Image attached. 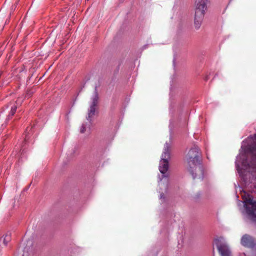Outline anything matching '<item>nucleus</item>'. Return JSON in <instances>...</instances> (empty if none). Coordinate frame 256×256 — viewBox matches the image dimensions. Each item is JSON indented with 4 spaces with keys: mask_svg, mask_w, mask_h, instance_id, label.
<instances>
[{
    "mask_svg": "<svg viewBox=\"0 0 256 256\" xmlns=\"http://www.w3.org/2000/svg\"><path fill=\"white\" fill-rule=\"evenodd\" d=\"M170 158V153L169 147L168 144L164 146V149L162 155L161 160L160 161L159 170L162 174V179L159 182V186H160L164 185V182L166 181V182H168V177L169 176L168 173L167 171L168 168V160Z\"/></svg>",
    "mask_w": 256,
    "mask_h": 256,
    "instance_id": "3",
    "label": "nucleus"
},
{
    "mask_svg": "<svg viewBox=\"0 0 256 256\" xmlns=\"http://www.w3.org/2000/svg\"><path fill=\"white\" fill-rule=\"evenodd\" d=\"M27 96H31V94H30V93H28H28H27Z\"/></svg>",
    "mask_w": 256,
    "mask_h": 256,
    "instance_id": "14",
    "label": "nucleus"
},
{
    "mask_svg": "<svg viewBox=\"0 0 256 256\" xmlns=\"http://www.w3.org/2000/svg\"><path fill=\"white\" fill-rule=\"evenodd\" d=\"M160 202H164L165 201V196L163 192L160 194Z\"/></svg>",
    "mask_w": 256,
    "mask_h": 256,
    "instance_id": "12",
    "label": "nucleus"
},
{
    "mask_svg": "<svg viewBox=\"0 0 256 256\" xmlns=\"http://www.w3.org/2000/svg\"><path fill=\"white\" fill-rule=\"evenodd\" d=\"M86 131V126H84V124H83L82 126H81V128L80 129V132L81 133H84Z\"/></svg>",
    "mask_w": 256,
    "mask_h": 256,
    "instance_id": "13",
    "label": "nucleus"
},
{
    "mask_svg": "<svg viewBox=\"0 0 256 256\" xmlns=\"http://www.w3.org/2000/svg\"><path fill=\"white\" fill-rule=\"evenodd\" d=\"M242 202L244 203V208H256V198L245 192L241 194Z\"/></svg>",
    "mask_w": 256,
    "mask_h": 256,
    "instance_id": "5",
    "label": "nucleus"
},
{
    "mask_svg": "<svg viewBox=\"0 0 256 256\" xmlns=\"http://www.w3.org/2000/svg\"><path fill=\"white\" fill-rule=\"evenodd\" d=\"M246 213L250 218L256 222V209H246Z\"/></svg>",
    "mask_w": 256,
    "mask_h": 256,
    "instance_id": "11",
    "label": "nucleus"
},
{
    "mask_svg": "<svg viewBox=\"0 0 256 256\" xmlns=\"http://www.w3.org/2000/svg\"><path fill=\"white\" fill-rule=\"evenodd\" d=\"M10 240V234H6L0 238V246H6Z\"/></svg>",
    "mask_w": 256,
    "mask_h": 256,
    "instance_id": "10",
    "label": "nucleus"
},
{
    "mask_svg": "<svg viewBox=\"0 0 256 256\" xmlns=\"http://www.w3.org/2000/svg\"><path fill=\"white\" fill-rule=\"evenodd\" d=\"M98 94L96 90L94 92V96L92 98V103L90 106V108L88 110V120H90V118L94 114L96 111V107L98 102Z\"/></svg>",
    "mask_w": 256,
    "mask_h": 256,
    "instance_id": "7",
    "label": "nucleus"
},
{
    "mask_svg": "<svg viewBox=\"0 0 256 256\" xmlns=\"http://www.w3.org/2000/svg\"><path fill=\"white\" fill-rule=\"evenodd\" d=\"M252 138L254 144L249 146L247 150V157L250 156L251 160L250 161L247 158L243 160L242 162V169H240L238 166L236 167L240 174L244 175L242 172L244 170V173L248 172L256 178V134H254ZM245 175H246V174Z\"/></svg>",
    "mask_w": 256,
    "mask_h": 256,
    "instance_id": "1",
    "label": "nucleus"
},
{
    "mask_svg": "<svg viewBox=\"0 0 256 256\" xmlns=\"http://www.w3.org/2000/svg\"><path fill=\"white\" fill-rule=\"evenodd\" d=\"M20 104L17 101H12L8 105V108H10V111L8 116V119L9 120L16 113L17 108Z\"/></svg>",
    "mask_w": 256,
    "mask_h": 256,
    "instance_id": "8",
    "label": "nucleus"
},
{
    "mask_svg": "<svg viewBox=\"0 0 256 256\" xmlns=\"http://www.w3.org/2000/svg\"><path fill=\"white\" fill-rule=\"evenodd\" d=\"M207 1L208 0H197L196 2L194 26L196 29H198L202 24L206 10Z\"/></svg>",
    "mask_w": 256,
    "mask_h": 256,
    "instance_id": "4",
    "label": "nucleus"
},
{
    "mask_svg": "<svg viewBox=\"0 0 256 256\" xmlns=\"http://www.w3.org/2000/svg\"><path fill=\"white\" fill-rule=\"evenodd\" d=\"M165 188L166 189L168 188V184H166L165 186Z\"/></svg>",
    "mask_w": 256,
    "mask_h": 256,
    "instance_id": "15",
    "label": "nucleus"
},
{
    "mask_svg": "<svg viewBox=\"0 0 256 256\" xmlns=\"http://www.w3.org/2000/svg\"><path fill=\"white\" fill-rule=\"evenodd\" d=\"M241 242L243 246L246 247H251L253 245L252 238L248 235H244L242 237Z\"/></svg>",
    "mask_w": 256,
    "mask_h": 256,
    "instance_id": "9",
    "label": "nucleus"
},
{
    "mask_svg": "<svg viewBox=\"0 0 256 256\" xmlns=\"http://www.w3.org/2000/svg\"><path fill=\"white\" fill-rule=\"evenodd\" d=\"M215 243L217 248L222 256H230V250L226 244L220 239H216Z\"/></svg>",
    "mask_w": 256,
    "mask_h": 256,
    "instance_id": "6",
    "label": "nucleus"
},
{
    "mask_svg": "<svg viewBox=\"0 0 256 256\" xmlns=\"http://www.w3.org/2000/svg\"><path fill=\"white\" fill-rule=\"evenodd\" d=\"M198 150V148L194 146L188 154V169L194 179L203 178L204 170L200 163Z\"/></svg>",
    "mask_w": 256,
    "mask_h": 256,
    "instance_id": "2",
    "label": "nucleus"
}]
</instances>
